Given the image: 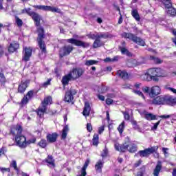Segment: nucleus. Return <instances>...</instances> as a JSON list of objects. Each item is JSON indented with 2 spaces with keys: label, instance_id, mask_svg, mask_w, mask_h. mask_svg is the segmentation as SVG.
Returning a JSON list of instances; mask_svg holds the SVG:
<instances>
[{
  "label": "nucleus",
  "instance_id": "obj_1",
  "mask_svg": "<svg viewBox=\"0 0 176 176\" xmlns=\"http://www.w3.org/2000/svg\"><path fill=\"white\" fill-rule=\"evenodd\" d=\"M22 13H26L29 16H31L32 20L35 23L36 27H37L38 32V45L40 47L41 52L39 54L41 58H43L46 56V44L43 41L45 38V30L43 27L41 26V15L39 14L32 11L31 8H25L22 10Z\"/></svg>",
  "mask_w": 176,
  "mask_h": 176
},
{
  "label": "nucleus",
  "instance_id": "obj_2",
  "mask_svg": "<svg viewBox=\"0 0 176 176\" xmlns=\"http://www.w3.org/2000/svg\"><path fill=\"white\" fill-rule=\"evenodd\" d=\"M115 149L118 152H129V153H135L138 151L137 144L130 140L129 137L125 138V142L122 144H116Z\"/></svg>",
  "mask_w": 176,
  "mask_h": 176
},
{
  "label": "nucleus",
  "instance_id": "obj_3",
  "mask_svg": "<svg viewBox=\"0 0 176 176\" xmlns=\"http://www.w3.org/2000/svg\"><path fill=\"white\" fill-rule=\"evenodd\" d=\"M23 132V128L20 125H16L11 129V134L15 135V141L16 145L21 148L22 149L25 148V142L27 138L25 136L23 135L21 133Z\"/></svg>",
  "mask_w": 176,
  "mask_h": 176
},
{
  "label": "nucleus",
  "instance_id": "obj_4",
  "mask_svg": "<svg viewBox=\"0 0 176 176\" xmlns=\"http://www.w3.org/2000/svg\"><path fill=\"white\" fill-rule=\"evenodd\" d=\"M122 38L132 41L134 43L139 45L140 46H145V41L140 37L135 36L133 33L124 32L122 34Z\"/></svg>",
  "mask_w": 176,
  "mask_h": 176
},
{
  "label": "nucleus",
  "instance_id": "obj_5",
  "mask_svg": "<svg viewBox=\"0 0 176 176\" xmlns=\"http://www.w3.org/2000/svg\"><path fill=\"white\" fill-rule=\"evenodd\" d=\"M152 76H163V70L160 68H151L144 75V79L147 82L152 80Z\"/></svg>",
  "mask_w": 176,
  "mask_h": 176
},
{
  "label": "nucleus",
  "instance_id": "obj_6",
  "mask_svg": "<svg viewBox=\"0 0 176 176\" xmlns=\"http://www.w3.org/2000/svg\"><path fill=\"white\" fill-rule=\"evenodd\" d=\"M34 9H37L38 10H44V12H52V13H61V10L56 7H53L50 6H38L34 5L32 6Z\"/></svg>",
  "mask_w": 176,
  "mask_h": 176
},
{
  "label": "nucleus",
  "instance_id": "obj_7",
  "mask_svg": "<svg viewBox=\"0 0 176 176\" xmlns=\"http://www.w3.org/2000/svg\"><path fill=\"white\" fill-rule=\"evenodd\" d=\"M76 94V90L71 89L65 94V101L66 102H72L74 104V96Z\"/></svg>",
  "mask_w": 176,
  "mask_h": 176
},
{
  "label": "nucleus",
  "instance_id": "obj_8",
  "mask_svg": "<svg viewBox=\"0 0 176 176\" xmlns=\"http://www.w3.org/2000/svg\"><path fill=\"white\" fill-rule=\"evenodd\" d=\"M23 61H30V58H31V56H32V48L30 47H23Z\"/></svg>",
  "mask_w": 176,
  "mask_h": 176
},
{
  "label": "nucleus",
  "instance_id": "obj_9",
  "mask_svg": "<svg viewBox=\"0 0 176 176\" xmlns=\"http://www.w3.org/2000/svg\"><path fill=\"white\" fill-rule=\"evenodd\" d=\"M83 69L82 68H74L69 72L72 75V78H73V80L76 79H79L82 75H83Z\"/></svg>",
  "mask_w": 176,
  "mask_h": 176
},
{
  "label": "nucleus",
  "instance_id": "obj_10",
  "mask_svg": "<svg viewBox=\"0 0 176 176\" xmlns=\"http://www.w3.org/2000/svg\"><path fill=\"white\" fill-rule=\"evenodd\" d=\"M155 148L151 147V148H145L144 150L140 151L138 153V155L140 156V157H148L149 155H152V153H155Z\"/></svg>",
  "mask_w": 176,
  "mask_h": 176
},
{
  "label": "nucleus",
  "instance_id": "obj_11",
  "mask_svg": "<svg viewBox=\"0 0 176 176\" xmlns=\"http://www.w3.org/2000/svg\"><path fill=\"white\" fill-rule=\"evenodd\" d=\"M74 50V47L72 45H66L62 47L59 52L60 57H64L65 56H68L71 54V52Z\"/></svg>",
  "mask_w": 176,
  "mask_h": 176
},
{
  "label": "nucleus",
  "instance_id": "obj_12",
  "mask_svg": "<svg viewBox=\"0 0 176 176\" xmlns=\"http://www.w3.org/2000/svg\"><path fill=\"white\" fill-rule=\"evenodd\" d=\"M140 113L144 119L146 120H156V115H153L151 113H148V111L143 110L140 111Z\"/></svg>",
  "mask_w": 176,
  "mask_h": 176
},
{
  "label": "nucleus",
  "instance_id": "obj_13",
  "mask_svg": "<svg viewBox=\"0 0 176 176\" xmlns=\"http://www.w3.org/2000/svg\"><path fill=\"white\" fill-rule=\"evenodd\" d=\"M154 105H166V96H157L152 101Z\"/></svg>",
  "mask_w": 176,
  "mask_h": 176
},
{
  "label": "nucleus",
  "instance_id": "obj_14",
  "mask_svg": "<svg viewBox=\"0 0 176 176\" xmlns=\"http://www.w3.org/2000/svg\"><path fill=\"white\" fill-rule=\"evenodd\" d=\"M28 87V80L21 81V84L18 87V93L23 94Z\"/></svg>",
  "mask_w": 176,
  "mask_h": 176
},
{
  "label": "nucleus",
  "instance_id": "obj_15",
  "mask_svg": "<svg viewBox=\"0 0 176 176\" xmlns=\"http://www.w3.org/2000/svg\"><path fill=\"white\" fill-rule=\"evenodd\" d=\"M19 47H20V44H19V43L16 41L12 42L8 46V52L9 53H14V52L19 50Z\"/></svg>",
  "mask_w": 176,
  "mask_h": 176
},
{
  "label": "nucleus",
  "instance_id": "obj_16",
  "mask_svg": "<svg viewBox=\"0 0 176 176\" xmlns=\"http://www.w3.org/2000/svg\"><path fill=\"white\" fill-rule=\"evenodd\" d=\"M176 98L172 96H165V104L166 105H175Z\"/></svg>",
  "mask_w": 176,
  "mask_h": 176
},
{
  "label": "nucleus",
  "instance_id": "obj_17",
  "mask_svg": "<svg viewBox=\"0 0 176 176\" xmlns=\"http://www.w3.org/2000/svg\"><path fill=\"white\" fill-rule=\"evenodd\" d=\"M32 97H34V91H29L26 96L21 100L23 105H25V104H27L28 101L32 98Z\"/></svg>",
  "mask_w": 176,
  "mask_h": 176
},
{
  "label": "nucleus",
  "instance_id": "obj_18",
  "mask_svg": "<svg viewBox=\"0 0 176 176\" xmlns=\"http://www.w3.org/2000/svg\"><path fill=\"white\" fill-rule=\"evenodd\" d=\"M57 137H58L57 133H48L46 137L47 141L50 144H53V142H56V141H57Z\"/></svg>",
  "mask_w": 176,
  "mask_h": 176
},
{
  "label": "nucleus",
  "instance_id": "obj_19",
  "mask_svg": "<svg viewBox=\"0 0 176 176\" xmlns=\"http://www.w3.org/2000/svg\"><path fill=\"white\" fill-rule=\"evenodd\" d=\"M69 80H74L72 75L70 73L65 75L62 78V80H61L62 85H63V86H67V85L69 83Z\"/></svg>",
  "mask_w": 176,
  "mask_h": 176
},
{
  "label": "nucleus",
  "instance_id": "obj_20",
  "mask_svg": "<svg viewBox=\"0 0 176 176\" xmlns=\"http://www.w3.org/2000/svg\"><path fill=\"white\" fill-rule=\"evenodd\" d=\"M162 167L163 165L162 164V161H157L155 168L153 170V175L154 176H159V174H160V171L162 170Z\"/></svg>",
  "mask_w": 176,
  "mask_h": 176
},
{
  "label": "nucleus",
  "instance_id": "obj_21",
  "mask_svg": "<svg viewBox=\"0 0 176 176\" xmlns=\"http://www.w3.org/2000/svg\"><path fill=\"white\" fill-rule=\"evenodd\" d=\"M161 90L162 89H160V87L154 86L151 89L150 96H151L152 97H155V96H158V94H160Z\"/></svg>",
  "mask_w": 176,
  "mask_h": 176
},
{
  "label": "nucleus",
  "instance_id": "obj_22",
  "mask_svg": "<svg viewBox=\"0 0 176 176\" xmlns=\"http://www.w3.org/2000/svg\"><path fill=\"white\" fill-rule=\"evenodd\" d=\"M98 34V39H108L109 38L110 39L113 38V35L109 34V32H99Z\"/></svg>",
  "mask_w": 176,
  "mask_h": 176
},
{
  "label": "nucleus",
  "instance_id": "obj_23",
  "mask_svg": "<svg viewBox=\"0 0 176 176\" xmlns=\"http://www.w3.org/2000/svg\"><path fill=\"white\" fill-rule=\"evenodd\" d=\"M91 109V108L90 107V104L89 103V102H85L84 109L82 111V115L85 117L89 116V115H90Z\"/></svg>",
  "mask_w": 176,
  "mask_h": 176
},
{
  "label": "nucleus",
  "instance_id": "obj_24",
  "mask_svg": "<svg viewBox=\"0 0 176 176\" xmlns=\"http://www.w3.org/2000/svg\"><path fill=\"white\" fill-rule=\"evenodd\" d=\"M102 167H104V162L99 160L95 165V169L98 173H102Z\"/></svg>",
  "mask_w": 176,
  "mask_h": 176
},
{
  "label": "nucleus",
  "instance_id": "obj_25",
  "mask_svg": "<svg viewBox=\"0 0 176 176\" xmlns=\"http://www.w3.org/2000/svg\"><path fill=\"white\" fill-rule=\"evenodd\" d=\"M116 75L120 76V78H122V79H124V80L129 79V73L126 71L118 70Z\"/></svg>",
  "mask_w": 176,
  "mask_h": 176
},
{
  "label": "nucleus",
  "instance_id": "obj_26",
  "mask_svg": "<svg viewBox=\"0 0 176 176\" xmlns=\"http://www.w3.org/2000/svg\"><path fill=\"white\" fill-rule=\"evenodd\" d=\"M89 164H90V160H87L85 162L84 166H82V168L81 169V174L78 176H86L87 175V173H86V168H87Z\"/></svg>",
  "mask_w": 176,
  "mask_h": 176
},
{
  "label": "nucleus",
  "instance_id": "obj_27",
  "mask_svg": "<svg viewBox=\"0 0 176 176\" xmlns=\"http://www.w3.org/2000/svg\"><path fill=\"white\" fill-rule=\"evenodd\" d=\"M46 163H47V166L49 167H54L56 165L54 164V160L53 159L52 155H48L45 159Z\"/></svg>",
  "mask_w": 176,
  "mask_h": 176
},
{
  "label": "nucleus",
  "instance_id": "obj_28",
  "mask_svg": "<svg viewBox=\"0 0 176 176\" xmlns=\"http://www.w3.org/2000/svg\"><path fill=\"white\" fill-rule=\"evenodd\" d=\"M165 9H166V13L168 14H170V16H175L176 10L175 8H173V3H171V6L165 7Z\"/></svg>",
  "mask_w": 176,
  "mask_h": 176
},
{
  "label": "nucleus",
  "instance_id": "obj_29",
  "mask_svg": "<svg viewBox=\"0 0 176 176\" xmlns=\"http://www.w3.org/2000/svg\"><path fill=\"white\" fill-rule=\"evenodd\" d=\"M52 102V96L45 98L42 102V106L47 109V105H51Z\"/></svg>",
  "mask_w": 176,
  "mask_h": 176
},
{
  "label": "nucleus",
  "instance_id": "obj_30",
  "mask_svg": "<svg viewBox=\"0 0 176 176\" xmlns=\"http://www.w3.org/2000/svg\"><path fill=\"white\" fill-rule=\"evenodd\" d=\"M69 131V128L68 125H65L62 130L61 140H66L67 135H68V132Z\"/></svg>",
  "mask_w": 176,
  "mask_h": 176
},
{
  "label": "nucleus",
  "instance_id": "obj_31",
  "mask_svg": "<svg viewBox=\"0 0 176 176\" xmlns=\"http://www.w3.org/2000/svg\"><path fill=\"white\" fill-rule=\"evenodd\" d=\"M131 15L136 21H140L141 20V17L140 16V14H138V10H137V9L132 10Z\"/></svg>",
  "mask_w": 176,
  "mask_h": 176
},
{
  "label": "nucleus",
  "instance_id": "obj_32",
  "mask_svg": "<svg viewBox=\"0 0 176 176\" xmlns=\"http://www.w3.org/2000/svg\"><path fill=\"white\" fill-rule=\"evenodd\" d=\"M104 45V43L100 41V38H96L93 44L94 49H97V47H101V46Z\"/></svg>",
  "mask_w": 176,
  "mask_h": 176
},
{
  "label": "nucleus",
  "instance_id": "obj_33",
  "mask_svg": "<svg viewBox=\"0 0 176 176\" xmlns=\"http://www.w3.org/2000/svg\"><path fill=\"white\" fill-rule=\"evenodd\" d=\"M46 109H47L43 106L38 107L37 114L40 118H41L42 116H43V115H45V113L46 112Z\"/></svg>",
  "mask_w": 176,
  "mask_h": 176
},
{
  "label": "nucleus",
  "instance_id": "obj_34",
  "mask_svg": "<svg viewBox=\"0 0 176 176\" xmlns=\"http://www.w3.org/2000/svg\"><path fill=\"white\" fill-rule=\"evenodd\" d=\"M98 140H99L98 134L95 133L92 139V145H94V146H97L99 144Z\"/></svg>",
  "mask_w": 176,
  "mask_h": 176
},
{
  "label": "nucleus",
  "instance_id": "obj_35",
  "mask_svg": "<svg viewBox=\"0 0 176 176\" xmlns=\"http://www.w3.org/2000/svg\"><path fill=\"white\" fill-rule=\"evenodd\" d=\"M120 50L122 53V54H125L126 56H128L130 57L131 56V53L127 50V49L124 47H120Z\"/></svg>",
  "mask_w": 176,
  "mask_h": 176
},
{
  "label": "nucleus",
  "instance_id": "obj_36",
  "mask_svg": "<svg viewBox=\"0 0 176 176\" xmlns=\"http://www.w3.org/2000/svg\"><path fill=\"white\" fill-rule=\"evenodd\" d=\"M160 1L163 4L164 8H170L173 3L171 0H160Z\"/></svg>",
  "mask_w": 176,
  "mask_h": 176
},
{
  "label": "nucleus",
  "instance_id": "obj_37",
  "mask_svg": "<svg viewBox=\"0 0 176 176\" xmlns=\"http://www.w3.org/2000/svg\"><path fill=\"white\" fill-rule=\"evenodd\" d=\"M126 122L122 121V123L118 126V131H119L120 134H123V131H124Z\"/></svg>",
  "mask_w": 176,
  "mask_h": 176
},
{
  "label": "nucleus",
  "instance_id": "obj_38",
  "mask_svg": "<svg viewBox=\"0 0 176 176\" xmlns=\"http://www.w3.org/2000/svg\"><path fill=\"white\" fill-rule=\"evenodd\" d=\"M77 46H80L81 47H89V46H90V43L78 40Z\"/></svg>",
  "mask_w": 176,
  "mask_h": 176
},
{
  "label": "nucleus",
  "instance_id": "obj_39",
  "mask_svg": "<svg viewBox=\"0 0 176 176\" xmlns=\"http://www.w3.org/2000/svg\"><path fill=\"white\" fill-rule=\"evenodd\" d=\"M38 146L40 148H45L46 146H47V141L46 140H41L38 143Z\"/></svg>",
  "mask_w": 176,
  "mask_h": 176
},
{
  "label": "nucleus",
  "instance_id": "obj_40",
  "mask_svg": "<svg viewBox=\"0 0 176 176\" xmlns=\"http://www.w3.org/2000/svg\"><path fill=\"white\" fill-rule=\"evenodd\" d=\"M98 61L95 60H87L85 61V65L87 67H90V65H94L96 64H98Z\"/></svg>",
  "mask_w": 176,
  "mask_h": 176
},
{
  "label": "nucleus",
  "instance_id": "obj_41",
  "mask_svg": "<svg viewBox=\"0 0 176 176\" xmlns=\"http://www.w3.org/2000/svg\"><path fill=\"white\" fill-rule=\"evenodd\" d=\"M35 142H36V138H35L30 139L29 140H26L25 148H27L28 145H31V144H35Z\"/></svg>",
  "mask_w": 176,
  "mask_h": 176
},
{
  "label": "nucleus",
  "instance_id": "obj_42",
  "mask_svg": "<svg viewBox=\"0 0 176 176\" xmlns=\"http://www.w3.org/2000/svg\"><path fill=\"white\" fill-rule=\"evenodd\" d=\"M151 59L153 60L155 64H162V63H163L161 58L155 56H151Z\"/></svg>",
  "mask_w": 176,
  "mask_h": 176
},
{
  "label": "nucleus",
  "instance_id": "obj_43",
  "mask_svg": "<svg viewBox=\"0 0 176 176\" xmlns=\"http://www.w3.org/2000/svg\"><path fill=\"white\" fill-rule=\"evenodd\" d=\"M135 63H137V61L135 60H131L128 61L127 65L130 68H133V67H135V65H137L135 64Z\"/></svg>",
  "mask_w": 176,
  "mask_h": 176
},
{
  "label": "nucleus",
  "instance_id": "obj_44",
  "mask_svg": "<svg viewBox=\"0 0 176 176\" xmlns=\"http://www.w3.org/2000/svg\"><path fill=\"white\" fill-rule=\"evenodd\" d=\"M79 40L75 39V38H69L67 40V42L69 43H72V45H76V46H78V42Z\"/></svg>",
  "mask_w": 176,
  "mask_h": 176
},
{
  "label": "nucleus",
  "instance_id": "obj_45",
  "mask_svg": "<svg viewBox=\"0 0 176 176\" xmlns=\"http://www.w3.org/2000/svg\"><path fill=\"white\" fill-rule=\"evenodd\" d=\"M133 91V93H135V94L140 96V97H142V98H144V100H145V96H144V94H142L141 91L134 89Z\"/></svg>",
  "mask_w": 176,
  "mask_h": 176
},
{
  "label": "nucleus",
  "instance_id": "obj_46",
  "mask_svg": "<svg viewBox=\"0 0 176 176\" xmlns=\"http://www.w3.org/2000/svg\"><path fill=\"white\" fill-rule=\"evenodd\" d=\"M107 90H108V87L104 85H101V87L98 89L99 93H105Z\"/></svg>",
  "mask_w": 176,
  "mask_h": 176
},
{
  "label": "nucleus",
  "instance_id": "obj_47",
  "mask_svg": "<svg viewBox=\"0 0 176 176\" xmlns=\"http://www.w3.org/2000/svg\"><path fill=\"white\" fill-rule=\"evenodd\" d=\"M11 166L12 168H14V170H15V171L19 173V168H17V162H16V160H13L12 162Z\"/></svg>",
  "mask_w": 176,
  "mask_h": 176
},
{
  "label": "nucleus",
  "instance_id": "obj_48",
  "mask_svg": "<svg viewBox=\"0 0 176 176\" xmlns=\"http://www.w3.org/2000/svg\"><path fill=\"white\" fill-rule=\"evenodd\" d=\"M102 157H107L108 156V148L107 146L104 147V148L102 151V153H101Z\"/></svg>",
  "mask_w": 176,
  "mask_h": 176
},
{
  "label": "nucleus",
  "instance_id": "obj_49",
  "mask_svg": "<svg viewBox=\"0 0 176 176\" xmlns=\"http://www.w3.org/2000/svg\"><path fill=\"white\" fill-rule=\"evenodd\" d=\"M52 82V78H49L46 82H44L41 86L42 87H47V86H50Z\"/></svg>",
  "mask_w": 176,
  "mask_h": 176
},
{
  "label": "nucleus",
  "instance_id": "obj_50",
  "mask_svg": "<svg viewBox=\"0 0 176 176\" xmlns=\"http://www.w3.org/2000/svg\"><path fill=\"white\" fill-rule=\"evenodd\" d=\"M1 171L3 173V174H7V175H9V173H10V168H1Z\"/></svg>",
  "mask_w": 176,
  "mask_h": 176
},
{
  "label": "nucleus",
  "instance_id": "obj_51",
  "mask_svg": "<svg viewBox=\"0 0 176 176\" xmlns=\"http://www.w3.org/2000/svg\"><path fill=\"white\" fill-rule=\"evenodd\" d=\"M15 19H16V23L17 26L22 27L23 26V21L17 16L15 18Z\"/></svg>",
  "mask_w": 176,
  "mask_h": 176
},
{
  "label": "nucleus",
  "instance_id": "obj_52",
  "mask_svg": "<svg viewBox=\"0 0 176 176\" xmlns=\"http://www.w3.org/2000/svg\"><path fill=\"white\" fill-rule=\"evenodd\" d=\"M125 120H130V114L127 111H122Z\"/></svg>",
  "mask_w": 176,
  "mask_h": 176
},
{
  "label": "nucleus",
  "instance_id": "obj_53",
  "mask_svg": "<svg viewBox=\"0 0 176 176\" xmlns=\"http://www.w3.org/2000/svg\"><path fill=\"white\" fill-rule=\"evenodd\" d=\"M140 170L141 171L138 173V176H144V173H145V166H142Z\"/></svg>",
  "mask_w": 176,
  "mask_h": 176
},
{
  "label": "nucleus",
  "instance_id": "obj_54",
  "mask_svg": "<svg viewBox=\"0 0 176 176\" xmlns=\"http://www.w3.org/2000/svg\"><path fill=\"white\" fill-rule=\"evenodd\" d=\"M1 86L2 85H5L6 83V78L3 74H1Z\"/></svg>",
  "mask_w": 176,
  "mask_h": 176
},
{
  "label": "nucleus",
  "instance_id": "obj_55",
  "mask_svg": "<svg viewBox=\"0 0 176 176\" xmlns=\"http://www.w3.org/2000/svg\"><path fill=\"white\" fill-rule=\"evenodd\" d=\"M87 130L89 133H91V131H93V126H91V123H87Z\"/></svg>",
  "mask_w": 176,
  "mask_h": 176
},
{
  "label": "nucleus",
  "instance_id": "obj_56",
  "mask_svg": "<svg viewBox=\"0 0 176 176\" xmlns=\"http://www.w3.org/2000/svg\"><path fill=\"white\" fill-rule=\"evenodd\" d=\"M91 39H98V33L89 34Z\"/></svg>",
  "mask_w": 176,
  "mask_h": 176
},
{
  "label": "nucleus",
  "instance_id": "obj_57",
  "mask_svg": "<svg viewBox=\"0 0 176 176\" xmlns=\"http://www.w3.org/2000/svg\"><path fill=\"white\" fill-rule=\"evenodd\" d=\"M132 125H133V129H135V130H138V129H140V126L137 124L136 121H133Z\"/></svg>",
  "mask_w": 176,
  "mask_h": 176
},
{
  "label": "nucleus",
  "instance_id": "obj_58",
  "mask_svg": "<svg viewBox=\"0 0 176 176\" xmlns=\"http://www.w3.org/2000/svg\"><path fill=\"white\" fill-rule=\"evenodd\" d=\"M166 90H169L170 91H172V93H174V94H176V89L174 88H171L170 87H166Z\"/></svg>",
  "mask_w": 176,
  "mask_h": 176
},
{
  "label": "nucleus",
  "instance_id": "obj_59",
  "mask_svg": "<svg viewBox=\"0 0 176 176\" xmlns=\"http://www.w3.org/2000/svg\"><path fill=\"white\" fill-rule=\"evenodd\" d=\"M113 103V100L111 99V98H107L106 99V104L107 105H111V104Z\"/></svg>",
  "mask_w": 176,
  "mask_h": 176
},
{
  "label": "nucleus",
  "instance_id": "obj_60",
  "mask_svg": "<svg viewBox=\"0 0 176 176\" xmlns=\"http://www.w3.org/2000/svg\"><path fill=\"white\" fill-rule=\"evenodd\" d=\"M159 124H160V120L154 124V126L152 127V130H157V126H159Z\"/></svg>",
  "mask_w": 176,
  "mask_h": 176
},
{
  "label": "nucleus",
  "instance_id": "obj_61",
  "mask_svg": "<svg viewBox=\"0 0 176 176\" xmlns=\"http://www.w3.org/2000/svg\"><path fill=\"white\" fill-rule=\"evenodd\" d=\"M142 90L144 92V93H149L150 89L148 87H143L142 88Z\"/></svg>",
  "mask_w": 176,
  "mask_h": 176
},
{
  "label": "nucleus",
  "instance_id": "obj_62",
  "mask_svg": "<svg viewBox=\"0 0 176 176\" xmlns=\"http://www.w3.org/2000/svg\"><path fill=\"white\" fill-rule=\"evenodd\" d=\"M159 76H151V80H153L154 82H157L159 80Z\"/></svg>",
  "mask_w": 176,
  "mask_h": 176
},
{
  "label": "nucleus",
  "instance_id": "obj_63",
  "mask_svg": "<svg viewBox=\"0 0 176 176\" xmlns=\"http://www.w3.org/2000/svg\"><path fill=\"white\" fill-rule=\"evenodd\" d=\"M104 126L99 127L98 128V134H102V133H104Z\"/></svg>",
  "mask_w": 176,
  "mask_h": 176
},
{
  "label": "nucleus",
  "instance_id": "obj_64",
  "mask_svg": "<svg viewBox=\"0 0 176 176\" xmlns=\"http://www.w3.org/2000/svg\"><path fill=\"white\" fill-rule=\"evenodd\" d=\"M160 118H161L162 119H170V118H171V116H170V115H162V116H160Z\"/></svg>",
  "mask_w": 176,
  "mask_h": 176
}]
</instances>
